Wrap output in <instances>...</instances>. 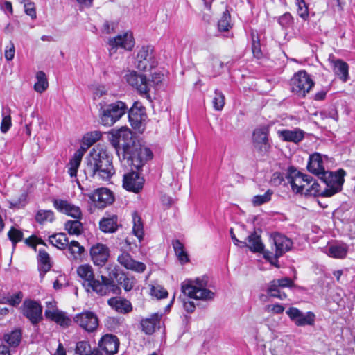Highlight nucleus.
I'll use <instances>...</instances> for the list:
<instances>
[{
    "instance_id": "45",
    "label": "nucleus",
    "mask_w": 355,
    "mask_h": 355,
    "mask_svg": "<svg viewBox=\"0 0 355 355\" xmlns=\"http://www.w3.org/2000/svg\"><path fill=\"white\" fill-rule=\"evenodd\" d=\"M35 220L40 224L52 222L54 220V213L51 210H39L35 215Z\"/></svg>"
},
{
    "instance_id": "33",
    "label": "nucleus",
    "mask_w": 355,
    "mask_h": 355,
    "mask_svg": "<svg viewBox=\"0 0 355 355\" xmlns=\"http://www.w3.org/2000/svg\"><path fill=\"white\" fill-rule=\"evenodd\" d=\"M76 355H102L101 352L95 348L92 349L90 344L88 341L82 340L76 343L75 349Z\"/></svg>"
},
{
    "instance_id": "23",
    "label": "nucleus",
    "mask_w": 355,
    "mask_h": 355,
    "mask_svg": "<svg viewBox=\"0 0 355 355\" xmlns=\"http://www.w3.org/2000/svg\"><path fill=\"white\" fill-rule=\"evenodd\" d=\"M271 239L272 243L275 246V256L276 258L282 256L292 248V241L284 235L275 233L272 235Z\"/></svg>"
},
{
    "instance_id": "55",
    "label": "nucleus",
    "mask_w": 355,
    "mask_h": 355,
    "mask_svg": "<svg viewBox=\"0 0 355 355\" xmlns=\"http://www.w3.org/2000/svg\"><path fill=\"white\" fill-rule=\"evenodd\" d=\"M150 293L157 299L165 298L168 295V292L159 285L152 286Z\"/></svg>"
},
{
    "instance_id": "28",
    "label": "nucleus",
    "mask_w": 355,
    "mask_h": 355,
    "mask_svg": "<svg viewBox=\"0 0 355 355\" xmlns=\"http://www.w3.org/2000/svg\"><path fill=\"white\" fill-rule=\"evenodd\" d=\"M278 135L283 141L295 144L301 141L304 137V132L300 129L279 130Z\"/></svg>"
},
{
    "instance_id": "62",
    "label": "nucleus",
    "mask_w": 355,
    "mask_h": 355,
    "mask_svg": "<svg viewBox=\"0 0 355 355\" xmlns=\"http://www.w3.org/2000/svg\"><path fill=\"white\" fill-rule=\"evenodd\" d=\"M135 279L130 277H124L123 280L121 282V285L125 291H130L132 289L135 285Z\"/></svg>"
},
{
    "instance_id": "47",
    "label": "nucleus",
    "mask_w": 355,
    "mask_h": 355,
    "mask_svg": "<svg viewBox=\"0 0 355 355\" xmlns=\"http://www.w3.org/2000/svg\"><path fill=\"white\" fill-rule=\"evenodd\" d=\"M67 248L72 259H77L85 250L84 248L76 241H72L70 243L69 242Z\"/></svg>"
},
{
    "instance_id": "41",
    "label": "nucleus",
    "mask_w": 355,
    "mask_h": 355,
    "mask_svg": "<svg viewBox=\"0 0 355 355\" xmlns=\"http://www.w3.org/2000/svg\"><path fill=\"white\" fill-rule=\"evenodd\" d=\"M37 82L34 85V89L38 93L44 92L49 86L48 80L45 73L40 71L36 73Z\"/></svg>"
},
{
    "instance_id": "9",
    "label": "nucleus",
    "mask_w": 355,
    "mask_h": 355,
    "mask_svg": "<svg viewBox=\"0 0 355 355\" xmlns=\"http://www.w3.org/2000/svg\"><path fill=\"white\" fill-rule=\"evenodd\" d=\"M286 178L291 184L293 191L301 194H304L306 187H308L313 181L311 176L297 171L293 166L288 168Z\"/></svg>"
},
{
    "instance_id": "3",
    "label": "nucleus",
    "mask_w": 355,
    "mask_h": 355,
    "mask_svg": "<svg viewBox=\"0 0 355 355\" xmlns=\"http://www.w3.org/2000/svg\"><path fill=\"white\" fill-rule=\"evenodd\" d=\"M118 157L123 166H130L131 170L134 168L139 170L153 157V153L148 148L136 143L127 149L124 154L119 155Z\"/></svg>"
},
{
    "instance_id": "4",
    "label": "nucleus",
    "mask_w": 355,
    "mask_h": 355,
    "mask_svg": "<svg viewBox=\"0 0 355 355\" xmlns=\"http://www.w3.org/2000/svg\"><path fill=\"white\" fill-rule=\"evenodd\" d=\"M208 278L206 276L198 277L195 280L188 279L182 283V293L190 298L209 300L214 297V293L207 288Z\"/></svg>"
},
{
    "instance_id": "32",
    "label": "nucleus",
    "mask_w": 355,
    "mask_h": 355,
    "mask_svg": "<svg viewBox=\"0 0 355 355\" xmlns=\"http://www.w3.org/2000/svg\"><path fill=\"white\" fill-rule=\"evenodd\" d=\"M247 239L248 243L243 242L242 247L247 246L252 252H261L263 251L264 246L261 242V236L255 232L249 235Z\"/></svg>"
},
{
    "instance_id": "61",
    "label": "nucleus",
    "mask_w": 355,
    "mask_h": 355,
    "mask_svg": "<svg viewBox=\"0 0 355 355\" xmlns=\"http://www.w3.org/2000/svg\"><path fill=\"white\" fill-rule=\"evenodd\" d=\"M265 310L268 313H272L273 314H280L284 312V307L282 304H277L266 306Z\"/></svg>"
},
{
    "instance_id": "43",
    "label": "nucleus",
    "mask_w": 355,
    "mask_h": 355,
    "mask_svg": "<svg viewBox=\"0 0 355 355\" xmlns=\"http://www.w3.org/2000/svg\"><path fill=\"white\" fill-rule=\"evenodd\" d=\"M64 228L69 234L79 235L82 233L83 225L80 219L68 220L64 224Z\"/></svg>"
},
{
    "instance_id": "24",
    "label": "nucleus",
    "mask_w": 355,
    "mask_h": 355,
    "mask_svg": "<svg viewBox=\"0 0 355 355\" xmlns=\"http://www.w3.org/2000/svg\"><path fill=\"white\" fill-rule=\"evenodd\" d=\"M118 261L125 268L141 273L146 270V265L139 261L134 260L131 256L123 252L118 257Z\"/></svg>"
},
{
    "instance_id": "5",
    "label": "nucleus",
    "mask_w": 355,
    "mask_h": 355,
    "mask_svg": "<svg viewBox=\"0 0 355 355\" xmlns=\"http://www.w3.org/2000/svg\"><path fill=\"white\" fill-rule=\"evenodd\" d=\"M101 123L105 126H112L124 115L128 110L127 105L122 101H116L111 104L100 103Z\"/></svg>"
},
{
    "instance_id": "36",
    "label": "nucleus",
    "mask_w": 355,
    "mask_h": 355,
    "mask_svg": "<svg viewBox=\"0 0 355 355\" xmlns=\"http://www.w3.org/2000/svg\"><path fill=\"white\" fill-rule=\"evenodd\" d=\"M83 156V151L79 149L75 152L73 157L70 159L68 165V173L71 178L76 177Z\"/></svg>"
},
{
    "instance_id": "17",
    "label": "nucleus",
    "mask_w": 355,
    "mask_h": 355,
    "mask_svg": "<svg viewBox=\"0 0 355 355\" xmlns=\"http://www.w3.org/2000/svg\"><path fill=\"white\" fill-rule=\"evenodd\" d=\"M74 321L83 329L88 332L96 330L98 326V320L95 313L92 311H85L77 314Z\"/></svg>"
},
{
    "instance_id": "31",
    "label": "nucleus",
    "mask_w": 355,
    "mask_h": 355,
    "mask_svg": "<svg viewBox=\"0 0 355 355\" xmlns=\"http://www.w3.org/2000/svg\"><path fill=\"white\" fill-rule=\"evenodd\" d=\"M335 74L343 81L346 82L349 78V66L340 59L332 60Z\"/></svg>"
},
{
    "instance_id": "13",
    "label": "nucleus",
    "mask_w": 355,
    "mask_h": 355,
    "mask_svg": "<svg viewBox=\"0 0 355 355\" xmlns=\"http://www.w3.org/2000/svg\"><path fill=\"white\" fill-rule=\"evenodd\" d=\"M286 313L297 327L313 326L315 323V315L311 311L304 313L296 307H290Z\"/></svg>"
},
{
    "instance_id": "12",
    "label": "nucleus",
    "mask_w": 355,
    "mask_h": 355,
    "mask_svg": "<svg viewBox=\"0 0 355 355\" xmlns=\"http://www.w3.org/2000/svg\"><path fill=\"white\" fill-rule=\"evenodd\" d=\"M21 311L33 324H37L42 319V306L35 300L26 299L21 306Z\"/></svg>"
},
{
    "instance_id": "21",
    "label": "nucleus",
    "mask_w": 355,
    "mask_h": 355,
    "mask_svg": "<svg viewBox=\"0 0 355 355\" xmlns=\"http://www.w3.org/2000/svg\"><path fill=\"white\" fill-rule=\"evenodd\" d=\"M146 115L141 107H132L128 112V119L132 128L140 132L144 130Z\"/></svg>"
},
{
    "instance_id": "11",
    "label": "nucleus",
    "mask_w": 355,
    "mask_h": 355,
    "mask_svg": "<svg viewBox=\"0 0 355 355\" xmlns=\"http://www.w3.org/2000/svg\"><path fill=\"white\" fill-rule=\"evenodd\" d=\"M110 54L115 53L118 49L130 51L135 46V42L131 31H126L116 37L110 38L107 42Z\"/></svg>"
},
{
    "instance_id": "30",
    "label": "nucleus",
    "mask_w": 355,
    "mask_h": 355,
    "mask_svg": "<svg viewBox=\"0 0 355 355\" xmlns=\"http://www.w3.org/2000/svg\"><path fill=\"white\" fill-rule=\"evenodd\" d=\"M107 303L112 309L121 313H128L132 310L131 303L125 299L112 297L108 300Z\"/></svg>"
},
{
    "instance_id": "59",
    "label": "nucleus",
    "mask_w": 355,
    "mask_h": 355,
    "mask_svg": "<svg viewBox=\"0 0 355 355\" xmlns=\"http://www.w3.org/2000/svg\"><path fill=\"white\" fill-rule=\"evenodd\" d=\"M23 299V293L21 291H18L12 295H9V299L7 300L8 304L12 306H18Z\"/></svg>"
},
{
    "instance_id": "27",
    "label": "nucleus",
    "mask_w": 355,
    "mask_h": 355,
    "mask_svg": "<svg viewBox=\"0 0 355 355\" xmlns=\"http://www.w3.org/2000/svg\"><path fill=\"white\" fill-rule=\"evenodd\" d=\"M162 315L155 313L149 318H144L141 320V329L146 334H152L157 325L159 324Z\"/></svg>"
},
{
    "instance_id": "16",
    "label": "nucleus",
    "mask_w": 355,
    "mask_h": 355,
    "mask_svg": "<svg viewBox=\"0 0 355 355\" xmlns=\"http://www.w3.org/2000/svg\"><path fill=\"white\" fill-rule=\"evenodd\" d=\"M268 132L269 128L266 126L256 129L253 132L254 146L261 155L267 153L270 148L268 138Z\"/></svg>"
},
{
    "instance_id": "60",
    "label": "nucleus",
    "mask_w": 355,
    "mask_h": 355,
    "mask_svg": "<svg viewBox=\"0 0 355 355\" xmlns=\"http://www.w3.org/2000/svg\"><path fill=\"white\" fill-rule=\"evenodd\" d=\"M11 117L8 115L3 114V119L1 123V131L3 133H6L8 131L10 128L11 127Z\"/></svg>"
},
{
    "instance_id": "18",
    "label": "nucleus",
    "mask_w": 355,
    "mask_h": 355,
    "mask_svg": "<svg viewBox=\"0 0 355 355\" xmlns=\"http://www.w3.org/2000/svg\"><path fill=\"white\" fill-rule=\"evenodd\" d=\"M119 340L116 336L111 334L103 335L98 343V349L106 355H114L118 352Z\"/></svg>"
},
{
    "instance_id": "8",
    "label": "nucleus",
    "mask_w": 355,
    "mask_h": 355,
    "mask_svg": "<svg viewBox=\"0 0 355 355\" xmlns=\"http://www.w3.org/2000/svg\"><path fill=\"white\" fill-rule=\"evenodd\" d=\"M110 142L115 148L118 156L124 154L127 149L136 144L132 138L130 130L126 127H122L118 130H112Z\"/></svg>"
},
{
    "instance_id": "63",
    "label": "nucleus",
    "mask_w": 355,
    "mask_h": 355,
    "mask_svg": "<svg viewBox=\"0 0 355 355\" xmlns=\"http://www.w3.org/2000/svg\"><path fill=\"white\" fill-rule=\"evenodd\" d=\"M24 10L26 15H29L31 19L36 18V11L33 3L28 2L24 5Z\"/></svg>"
},
{
    "instance_id": "20",
    "label": "nucleus",
    "mask_w": 355,
    "mask_h": 355,
    "mask_svg": "<svg viewBox=\"0 0 355 355\" xmlns=\"http://www.w3.org/2000/svg\"><path fill=\"white\" fill-rule=\"evenodd\" d=\"M54 207L61 213L67 214L75 219H81L82 211L78 206L62 199H55L53 201Z\"/></svg>"
},
{
    "instance_id": "53",
    "label": "nucleus",
    "mask_w": 355,
    "mask_h": 355,
    "mask_svg": "<svg viewBox=\"0 0 355 355\" xmlns=\"http://www.w3.org/2000/svg\"><path fill=\"white\" fill-rule=\"evenodd\" d=\"M297 6V14L303 19L306 20L309 18V8L304 0H296Z\"/></svg>"
},
{
    "instance_id": "34",
    "label": "nucleus",
    "mask_w": 355,
    "mask_h": 355,
    "mask_svg": "<svg viewBox=\"0 0 355 355\" xmlns=\"http://www.w3.org/2000/svg\"><path fill=\"white\" fill-rule=\"evenodd\" d=\"M118 218L113 215L111 217L103 218L100 221V230L105 233H112L116 231L118 228Z\"/></svg>"
},
{
    "instance_id": "44",
    "label": "nucleus",
    "mask_w": 355,
    "mask_h": 355,
    "mask_svg": "<svg viewBox=\"0 0 355 355\" xmlns=\"http://www.w3.org/2000/svg\"><path fill=\"white\" fill-rule=\"evenodd\" d=\"M252 37V52L253 55L257 59H261L263 57V53L261 49L260 39L258 35L255 34L254 31L251 33Z\"/></svg>"
},
{
    "instance_id": "14",
    "label": "nucleus",
    "mask_w": 355,
    "mask_h": 355,
    "mask_svg": "<svg viewBox=\"0 0 355 355\" xmlns=\"http://www.w3.org/2000/svg\"><path fill=\"white\" fill-rule=\"evenodd\" d=\"M92 261L96 266H103L106 264L110 256L109 248L101 243L94 244L89 250Z\"/></svg>"
},
{
    "instance_id": "35",
    "label": "nucleus",
    "mask_w": 355,
    "mask_h": 355,
    "mask_svg": "<svg viewBox=\"0 0 355 355\" xmlns=\"http://www.w3.org/2000/svg\"><path fill=\"white\" fill-rule=\"evenodd\" d=\"M40 274L44 275L51 268L49 254L44 250H40L37 257Z\"/></svg>"
},
{
    "instance_id": "57",
    "label": "nucleus",
    "mask_w": 355,
    "mask_h": 355,
    "mask_svg": "<svg viewBox=\"0 0 355 355\" xmlns=\"http://www.w3.org/2000/svg\"><path fill=\"white\" fill-rule=\"evenodd\" d=\"M322 119L331 118L337 121L338 120V114L335 107H330L327 110H323L320 113Z\"/></svg>"
},
{
    "instance_id": "15",
    "label": "nucleus",
    "mask_w": 355,
    "mask_h": 355,
    "mask_svg": "<svg viewBox=\"0 0 355 355\" xmlns=\"http://www.w3.org/2000/svg\"><path fill=\"white\" fill-rule=\"evenodd\" d=\"M125 78L127 83L136 88L139 93L146 94L150 91V83L145 75L132 71L125 76Z\"/></svg>"
},
{
    "instance_id": "19",
    "label": "nucleus",
    "mask_w": 355,
    "mask_h": 355,
    "mask_svg": "<svg viewBox=\"0 0 355 355\" xmlns=\"http://www.w3.org/2000/svg\"><path fill=\"white\" fill-rule=\"evenodd\" d=\"M89 198L96 203V207L104 208L114 201L112 192L107 188L102 187L96 189L93 193L88 195Z\"/></svg>"
},
{
    "instance_id": "39",
    "label": "nucleus",
    "mask_w": 355,
    "mask_h": 355,
    "mask_svg": "<svg viewBox=\"0 0 355 355\" xmlns=\"http://www.w3.org/2000/svg\"><path fill=\"white\" fill-rule=\"evenodd\" d=\"M132 232L139 239V240L141 241L144 234V226L141 217L136 211L132 213Z\"/></svg>"
},
{
    "instance_id": "37",
    "label": "nucleus",
    "mask_w": 355,
    "mask_h": 355,
    "mask_svg": "<svg viewBox=\"0 0 355 355\" xmlns=\"http://www.w3.org/2000/svg\"><path fill=\"white\" fill-rule=\"evenodd\" d=\"M49 241L60 250L65 249L69 245L68 238L64 233H57L50 236Z\"/></svg>"
},
{
    "instance_id": "6",
    "label": "nucleus",
    "mask_w": 355,
    "mask_h": 355,
    "mask_svg": "<svg viewBox=\"0 0 355 355\" xmlns=\"http://www.w3.org/2000/svg\"><path fill=\"white\" fill-rule=\"evenodd\" d=\"M157 65L158 59L153 46L145 45L138 49L135 66L139 71H150Z\"/></svg>"
},
{
    "instance_id": "58",
    "label": "nucleus",
    "mask_w": 355,
    "mask_h": 355,
    "mask_svg": "<svg viewBox=\"0 0 355 355\" xmlns=\"http://www.w3.org/2000/svg\"><path fill=\"white\" fill-rule=\"evenodd\" d=\"M272 282L279 287V288H291L294 286L293 281L288 277H284L282 279H273Z\"/></svg>"
},
{
    "instance_id": "54",
    "label": "nucleus",
    "mask_w": 355,
    "mask_h": 355,
    "mask_svg": "<svg viewBox=\"0 0 355 355\" xmlns=\"http://www.w3.org/2000/svg\"><path fill=\"white\" fill-rule=\"evenodd\" d=\"M9 239L12 241L14 246L16 243L21 241L23 238V233L14 227H12L8 233Z\"/></svg>"
},
{
    "instance_id": "1",
    "label": "nucleus",
    "mask_w": 355,
    "mask_h": 355,
    "mask_svg": "<svg viewBox=\"0 0 355 355\" xmlns=\"http://www.w3.org/2000/svg\"><path fill=\"white\" fill-rule=\"evenodd\" d=\"M84 173L87 178L110 180L115 173L112 155L103 147L98 146L93 148L85 158Z\"/></svg>"
},
{
    "instance_id": "46",
    "label": "nucleus",
    "mask_w": 355,
    "mask_h": 355,
    "mask_svg": "<svg viewBox=\"0 0 355 355\" xmlns=\"http://www.w3.org/2000/svg\"><path fill=\"white\" fill-rule=\"evenodd\" d=\"M231 28L230 14L226 10L223 12L220 19L218 20V28L219 31H228Z\"/></svg>"
},
{
    "instance_id": "38",
    "label": "nucleus",
    "mask_w": 355,
    "mask_h": 355,
    "mask_svg": "<svg viewBox=\"0 0 355 355\" xmlns=\"http://www.w3.org/2000/svg\"><path fill=\"white\" fill-rule=\"evenodd\" d=\"M207 75L209 77L218 76L223 67V63L217 58H212L207 64Z\"/></svg>"
},
{
    "instance_id": "29",
    "label": "nucleus",
    "mask_w": 355,
    "mask_h": 355,
    "mask_svg": "<svg viewBox=\"0 0 355 355\" xmlns=\"http://www.w3.org/2000/svg\"><path fill=\"white\" fill-rule=\"evenodd\" d=\"M348 252V246L345 243H335L330 245L327 250V254L336 259H343L347 256Z\"/></svg>"
},
{
    "instance_id": "40",
    "label": "nucleus",
    "mask_w": 355,
    "mask_h": 355,
    "mask_svg": "<svg viewBox=\"0 0 355 355\" xmlns=\"http://www.w3.org/2000/svg\"><path fill=\"white\" fill-rule=\"evenodd\" d=\"M3 339L10 347H16L21 342V331L20 329H15L10 333L5 334Z\"/></svg>"
},
{
    "instance_id": "2",
    "label": "nucleus",
    "mask_w": 355,
    "mask_h": 355,
    "mask_svg": "<svg viewBox=\"0 0 355 355\" xmlns=\"http://www.w3.org/2000/svg\"><path fill=\"white\" fill-rule=\"evenodd\" d=\"M77 273L87 291L92 289L100 295H106L119 289L114 282L105 276L101 275V280L95 279L92 267L88 264L80 266L77 268Z\"/></svg>"
},
{
    "instance_id": "22",
    "label": "nucleus",
    "mask_w": 355,
    "mask_h": 355,
    "mask_svg": "<svg viewBox=\"0 0 355 355\" xmlns=\"http://www.w3.org/2000/svg\"><path fill=\"white\" fill-rule=\"evenodd\" d=\"M144 183V178L133 170L123 175V187L129 191L138 193L143 188Z\"/></svg>"
},
{
    "instance_id": "51",
    "label": "nucleus",
    "mask_w": 355,
    "mask_h": 355,
    "mask_svg": "<svg viewBox=\"0 0 355 355\" xmlns=\"http://www.w3.org/2000/svg\"><path fill=\"white\" fill-rule=\"evenodd\" d=\"M213 106L216 110H221L225 105V96L223 93L218 89L215 90V94L213 98Z\"/></svg>"
},
{
    "instance_id": "48",
    "label": "nucleus",
    "mask_w": 355,
    "mask_h": 355,
    "mask_svg": "<svg viewBox=\"0 0 355 355\" xmlns=\"http://www.w3.org/2000/svg\"><path fill=\"white\" fill-rule=\"evenodd\" d=\"M267 293L271 297H277L282 300H285L287 297L285 293H282L279 291V288L272 281L270 282L268 284Z\"/></svg>"
},
{
    "instance_id": "49",
    "label": "nucleus",
    "mask_w": 355,
    "mask_h": 355,
    "mask_svg": "<svg viewBox=\"0 0 355 355\" xmlns=\"http://www.w3.org/2000/svg\"><path fill=\"white\" fill-rule=\"evenodd\" d=\"M273 194V191L270 189L263 195H257L253 197L252 203L254 206H260L264 203L269 202L271 200V196Z\"/></svg>"
},
{
    "instance_id": "64",
    "label": "nucleus",
    "mask_w": 355,
    "mask_h": 355,
    "mask_svg": "<svg viewBox=\"0 0 355 355\" xmlns=\"http://www.w3.org/2000/svg\"><path fill=\"white\" fill-rule=\"evenodd\" d=\"M15 46L14 44L10 42L9 46H8L5 51V58L7 60H12L15 56Z\"/></svg>"
},
{
    "instance_id": "25",
    "label": "nucleus",
    "mask_w": 355,
    "mask_h": 355,
    "mask_svg": "<svg viewBox=\"0 0 355 355\" xmlns=\"http://www.w3.org/2000/svg\"><path fill=\"white\" fill-rule=\"evenodd\" d=\"M307 168L309 172L315 174L318 178L327 171L324 170L323 160L320 153H315L309 156Z\"/></svg>"
},
{
    "instance_id": "42",
    "label": "nucleus",
    "mask_w": 355,
    "mask_h": 355,
    "mask_svg": "<svg viewBox=\"0 0 355 355\" xmlns=\"http://www.w3.org/2000/svg\"><path fill=\"white\" fill-rule=\"evenodd\" d=\"M173 246L181 263L184 264L189 262V259L187 252L184 250V245L179 240H175L173 242Z\"/></svg>"
},
{
    "instance_id": "10",
    "label": "nucleus",
    "mask_w": 355,
    "mask_h": 355,
    "mask_svg": "<svg viewBox=\"0 0 355 355\" xmlns=\"http://www.w3.org/2000/svg\"><path fill=\"white\" fill-rule=\"evenodd\" d=\"M292 91L299 96L304 97L314 85L313 81L305 71L295 73L291 80Z\"/></svg>"
},
{
    "instance_id": "26",
    "label": "nucleus",
    "mask_w": 355,
    "mask_h": 355,
    "mask_svg": "<svg viewBox=\"0 0 355 355\" xmlns=\"http://www.w3.org/2000/svg\"><path fill=\"white\" fill-rule=\"evenodd\" d=\"M44 314L47 318L51 319L63 327H67L71 324V319L62 311L48 309L45 310Z\"/></svg>"
},
{
    "instance_id": "50",
    "label": "nucleus",
    "mask_w": 355,
    "mask_h": 355,
    "mask_svg": "<svg viewBox=\"0 0 355 355\" xmlns=\"http://www.w3.org/2000/svg\"><path fill=\"white\" fill-rule=\"evenodd\" d=\"M312 182V184L306 188L304 195L324 197L323 196V190H321L320 184L315 180H313Z\"/></svg>"
},
{
    "instance_id": "7",
    "label": "nucleus",
    "mask_w": 355,
    "mask_h": 355,
    "mask_svg": "<svg viewBox=\"0 0 355 355\" xmlns=\"http://www.w3.org/2000/svg\"><path fill=\"white\" fill-rule=\"evenodd\" d=\"M345 174L346 173L343 169H339L335 172L327 171L323 173L319 178L326 185V187L323 189V196L331 197L339 193L342 190Z\"/></svg>"
},
{
    "instance_id": "56",
    "label": "nucleus",
    "mask_w": 355,
    "mask_h": 355,
    "mask_svg": "<svg viewBox=\"0 0 355 355\" xmlns=\"http://www.w3.org/2000/svg\"><path fill=\"white\" fill-rule=\"evenodd\" d=\"M101 137V134L99 132L95 131L92 132L89 134H87L83 139L84 143L87 146H91L94 144L96 141H98Z\"/></svg>"
},
{
    "instance_id": "52",
    "label": "nucleus",
    "mask_w": 355,
    "mask_h": 355,
    "mask_svg": "<svg viewBox=\"0 0 355 355\" xmlns=\"http://www.w3.org/2000/svg\"><path fill=\"white\" fill-rule=\"evenodd\" d=\"M278 23L284 29L292 27L294 21L293 17L289 12H286L278 18Z\"/></svg>"
}]
</instances>
